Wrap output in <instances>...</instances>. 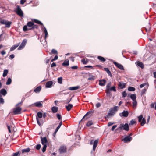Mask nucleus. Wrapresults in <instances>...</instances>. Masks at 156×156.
Wrapping results in <instances>:
<instances>
[{
	"mask_svg": "<svg viewBox=\"0 0 156 156\" xmlns=\"http://www.w3.org/2000/svg\"><path fill=\"white\" fill-rule=\"evenodd\" d=\"M118 108H111L109 110L107 115L105 116V119H108L113 116L117 111Z\"/></svg>",
	"mask_w": 156,
	"mask_h": 156,
	"instance_id": "obj_1",
	"label": "nucleus"
},
{
	"mask_svg": "<svg viewBox=\"0 0 156 156\" xmlns=\"http://www.w3.org/2000/svg\"><path fill=\"white\" fill-rule=\"evenodd\" d=\"M21 108H13L10 112V114L12 115L20 114L21 113Z\"/></svg>",
	"mask_w": 156,
	"mask_h": 156,
	"instance_id": "obj_2",
	"label": "nucleus"
},
{
	"mask_svg": "<svg viewBox=\"0 0 156 156\" xmlns=\"http://www.w3.org/2000/svg\"><path fill=\"white\" fill-rule=\"evenodd\" d=\"M94 110L93 109H90V111L87 113L85 115L83 116L82 119L81 120V121H83L84 120L85 118L86 117H87L85 119H86L87 118H89L91 116H92Z\"/></svg>",
	"mask_w": 156,
	"mask_h": 156,
	"instance_id": "obj_3",
	"label": "nucleus"
},
{
	"mask_svg": "<svg viewBox=\"0 0 156 156\" xmlns=\"http://www.w3.org/2000/svg\"><path fill=\"white\" fill-rule=\"evenodd\" d=\"M15 11L16 13L20 17L23 16V11L20 8V6H17V8Z\"/></svg>",
	"mask_w": 156,
	"mask_h": 156,
	"instance_id": "obj_4",
	"label": "nucleus"
},
{
	"mask_svg": "<svg viewBox=\"0 0 156 156\" xmlns=\"http://www.w3.org/2000/svg\"><path fill=\"white\" fill-rule=\"evenodd\" d=\"M0 23L2 24H5V27L7 28H9L12 23L11 22H9L7 20L2 19L0 20Z\"/></svg>",
	"mask_w": 156,
	"mask_h": 156,
	"instance_id": "obj_5",
	"label": "nucleus"
},
{
	"mask_svg": "<svg viewBox=\"0 0 156 156\" xmlns=\"http://www.w3.org/2000/svg\"><path fill=\"white\" fill-rule=\"evenodd\" d=\"M138 118L139 122H140V124L142 126H144L146 122L145 118H143V115H141L138 116Z\"/></svg>",
	"mask_w": 156,
	"mask_h": 156,
	"instance_id": "obj_6",
	"label": "nucleus"
},
{
	"mask_svg": "<svg viewBox=\"0 0 156 156\" xmlns=\"http://www.w3.org/2000/svg\"><path fill=\"white\" fill-rule=\"evenodd\" d=\"M38 26L37 25H35L34 24L33 26L31 28H27V26H24L23 28V31H26L28 30H33L34 28L37 29H38Z\"/></svg>",
	"mask_w": 156,
	"mask_h": 156,
	"instance_id": "obj_7",
	"label": "nucleus"
},
{
	"mask_svg": "<svg viewBox=\"0 0 156 156\" xmlns=\"http://www.w3.org/2000/svg\"><path fill=\"white\" fill-rule=\"evenodd\" d=\"M67 151V148L66 146L61 145L59 150L58 152L60 154H62L66 153Z\"/></svg>",
	"mask_w": 156,
	"mask_h": 156,
	"instance_id": "obj_8",
	"label": "nucleus"
},
{
	"mask_svg": "<svg viewBox=\"0 0 156 156\" xmlns=\"http://www.w3.org/2000/svg\"><path fill=\"white\" fill-rule=\"evenodd\" d=\"M27 40L26 39L23 40L20 46L18 48V50H20L23 49L25 46Z\"/></svg>",
	"mask_w": 156,
	"mask_h": 156,
	"instance_id": "obj_9",
	"label": "nucleus"
},
{
	"mask_svg": "<svg viewBox=\"0 0 156 156\" xmlns=\"http://www.w3.org/2000/svg\"><path fill=\"white\" fill-rule=\"evenodd\" d=\"M129 114V113L128 111L124 110L122 112L120 113L119 115L121 116L126 117L128 116Z\"/></svg>",
	"mask_w": 156,
	"mask_h": 156,
	"instance_id": "obj_10",
	"label": "nucleus"
},
{
	"mask_svg": "<svg viewBox=\"0 0 156 156\" xmlns=\"http://www.w3.org/2000/svg\"><path fill=\"white\" fill-rule=\"evenodd\" d=\"M132 137L130 136H126L123 140L125 143H127L130 142L132 140Z\"/></svg>",
	"mask_w": 156,
	"mask_h": 156,
	"instance_id": "obj_11",
	"label": "nucleus"
},
{
	"mask_svg": "<svg viewBox=\"0 0 156 156\" xmlns=\"http://www.w3.org/2000/svg\"><path fill=\"white\" fill-rule=\"evenodd\" d=\"M114 64L115 65V66L117 67L118 68H119V69L121 70H123L124 69V67L123 66L120 64H119L117 62H113Z\"/></svg>",
	"mask_w": 156,
	"mask_h": 156,
	"instance_id": "obj_12",
	"label": "nucleus"
},
{
	"mask_svg": "<svg viewBox=\"0 0 156 156\" xmlns=\"http://www.w3.org/2000/svg\"><path fill=\"white\" fill-rule=\"evenodd\" d=\"M7 93V92L5 89H2L0 90V96H2V95L5 96Z\"/></svg>",
	"mask_w": 156,
	"mask_h": 156,
	"instance_id": "obj_13",
	"label": "nucleus"
},
{
	"mask_svg": "<svg viewBox=\"0 0 156 156\" xmlns=\"http://www.w3.org/2000/svg\"><path fill=\"white\" fill-rule=\"evenodd\" d=\"M53 84L52 81H49L47 82L46 84V87L47 88H50L51 87Z\"/></svg>",
	"mask_w": 156,
	"mask_h": 156,
	"instance_id": "obj_14",
	"label": "nucleus"
},
{
	"mask_svg": "<svg viewBox=\"0 0 156 156\" xmlns=\"http://www.w3.org/2000/svg\"><path fill=\"white\" fill-rule=\"evenodd\" d=\"M106 82V81L105 79L100 80H99V85L101 86H104Z\"/></svg>",
	"mask_w": 156,
	"mask_h": 156,
	"instance_id": "obj_15",
	"label": "nucleus"
},
{
	"mask_svg": "<svg viewBox=\"0 0 156 156\" xmlns=\"http://www.w3.org/2000/svg\"><path fill=\"white\" fill-rule=\"evenodd\" d=\"M20 44V43H19L15 45H14L12 46L10 48V51H13L15 49H16L17 47H18Z\"/></svg>",
	"mask_w": 156,
	"mask_h": 156,
	"instance_id": "obj_16",
	"label": "nucleus"
},
{
	"mask_svg": "<svg viewBox=\"0 0 156 156\" xmlns=\"http://www.w3.org/2000/svg\"><path fill=\"white\" fill-rule=\"evenodd\" d=\"M41 143L42 145L45 144L47 143L48 141L46 137H41Z\"/></svg>",
	"mask_w": 156,
	"mask_h": 156,
	"instance_id": "obj_17",
	"label": "nucleus"
},
{
	"mask_svg": "<svg viewBox=\"0 0 156 156\" xmlns=\"http://www.w3.org/2000/svg\"><path fill=\"white\" fill-rule=\"evenodd\" d=\"M87 74L89 76V78H88V80H93L95 79V77L94 76L91 75L90 73H88Z\"/></svg>",
	"mask_w": 156,
	"mask_h": 156,
	"instance_id": "obj_18",
	"label": "nucleus"
},
{
	"mask_svg": "<svg viewBox=\"0 0 156 156\" xmlns=\"http://www.w3.org/2000/svg\"><path fill=\"white\" fill-rule=\"evenodd\" d=\"M41 102H43V101L36 102L34 103L33 105L37 107H41L42 106V104Z\"/></svg>",
	"mask_w": 156,
	"mask_h": 156,
	"instance_id": "obj_19",
	"label": "nucleus"
},
{
	"mask_svg": "<svg viewBox=\"0 0 156 156\" xmlns=\"http://www.w3.org/2000/svg\"><path fill=\"white\" fill-rule=\"evenodd\" d=\"M137 65L138 66L141 68L142 69H144V65L143 63L140 61H137L136 62Z\"/></svg>",
	"mask_w": 156,
	"mask_h": 156,
	"instance_id": "obj_20",
	"label": "nucleus"
},
{
	"mask_svg": "<svg viewBox=\"0 0 156 156\" xmlns=\"http://www.w3.org/2000/svg\"><path fill=\"white\" fill-rule=\"evenodd\" d=\"M41 87L40 86L36 88L34 90V92L36 93H38L41 90Z\"/></svg>",
	"mask_w": 156,
	"mask_h": 156,
	"instance_id": "obj_21",
	"label": "nucleus"
},
{
	"mask_svg": "<svg viewBox=\"0 0 156 156\" xmlns=\"http://www.w3.org/2000/svg\"><path fill=\"white\" fill-rule=\"evenodd\" d=\"M98 140H95L94 142L93 145V150L94 151L97 146L98 143Z\"/></svg>",
	"mask_w": 156,
	"mask_h": 156,
	"instance_id": "obj_22",
	"label": "nucleus"
},
{
	"mask_svg": "<svg viewBox=\"0 0 156 156\" xmlns=\"http://www.w3.org/2000/svg\"><path fill=\"white\" fill-rule=\"evenodd\" d=\"M32 22H35L38 24H40L41 25H43V23L40 21L35 19H32Z\"/></svg>",
	"mask_w": 156,
	"mask_h": 156,
	"instance_id": "obj_23",
	"label": "nucleus"
},
{
	"mask_svg": "<svg viewBox=\"0 0 156 156\" xmlns=\"http://www.w3.org/2000/svg\"><path fill=\"white\" fill-rule=\"evenodd\" d=\"M43 27H44V32L45 34L44 39L45 40H46L48 35V33L46 30V29L44 25H43Z\"/></svg>",
	"mask_w": 156,
	"mask_h": 156,
	"instance_id": "obj_24",
	"label": "nucleus"
},
{
	"mask_svg": "<svg viewBox=\"0 0 156 156\" xmlns=\"http://www.w3.org/2000/svg\"><path fill=\"white\" fill-rule=\"evenodd\" d=\"M63 66H68L69 65V60L68 59H66L64 61L62 64Z\"/></svg>",
	"mask_w": 156,
	"mask_h": 156,
	"instance_id": "obj_25",
	"label": "nucleus"
},
{
	"mask_svg": "<svg viewBox=\"0 0 156 156\" xmlns=\"http://www.w3.org/2000/svg\"><path fill=\"white\" fill-rule=\"evenodd\" d=\"M123 129L125 130L126 131H128L129 130V125L128 124L126 123L124 125V127Z\"/></svg>",
	"mask_w": 156,
	"mask_h": 156,
	"instance_id": "obj_26",
	"label": "nucleus"
},
{
	"mask_svg": "<svg viewBox=\"0 0 156 156\" xmlns=\"http://www.w3.org/2000/svg\"><path fill=\"white\" fill-rule=\"evenodd\" d=\"M34 25V23L33 22L31 21H29L27 23L26 26H27H27L28 27V28H30V27H32Z\"/></svg>",
	"mask_w": 156,
	"mask_h": 156,
	"instance_id": "obj_27",
	"label": "nucleus"
},
{
	"mask_svg": "<svg viewBox=\"0 0 156 156\" xmlns=\"http://www.w3.org/2000/svg\"><path fill=\"white\" fill-rule=\"evenodd\" d=\"M79 88V86H76L74 87H71L69 88V90H74L78 89Z\"/></svg>",
	"mask_w": 156,
	"mask_h": 156,
	"instance_id": "obj_28",
	"label": "nucleus"
},
{
	"mask_svg": "<svg viewBox=\"0 0 156 156\" xmlns=\"http://www.w3.org/2000/svg\"><path fill=\"white\" fill-rule=\"evenodd\" d=\"M130 98L133 101L136 100V96L135 94H132L130 96Z\"/></svg>",
	"mask_w": 156,
	"mask_h": 156,
	"instance_id": "obj_29",
	"label": "nucleus"
},
{
	"mask_svg": "<svg viewBox=\"0 0 156 156\" xmlns=\"http://www.w3.org/2000/svg\"><path fill=\"white\" fill-rule=\"evenodd\" d=\"M118 86L120 87L121 89H123L126 87V83H122L121 82H119V84H118Z\"/></svg>",
	"mask_w": 156,
	"mask_h": 156,
	"instance_id": "obj_30",
	"label": "nucleus"
},
{
	"mask_svg": "<svg viewBox=\"0 0 156 156\" xmlns=\"http://www.w3.org/2000/svg\"><path fill=\"white\" fill-rule=\"evenodd\" d=\"M30 149L29 148H27L26 149H23L22 150V153H27L30 151Z\"/></svg>",
	"mask_w": 156,
	"mask_h": 156,
	"instance_id": "obj_31",
	"label": "nucleus"
},
{
	"mask_svg": "<svg viewBox=\"0 0 156 156\" xmlns=\"http://www.w3.org/2000/svg\"><path fill=\"white\" fill-rule=\"evenodd\" d=\"M98 59L101 62H105L106 61V59L104 57L101 56H98Z\"/></svg>",
	"mask_w": 156,
	"mask_h": 156,
	"instance_id": "obj_32",
	"label": "nucleus"
},
{
	"mask_svg": "<svg viewBox=\"0 0 156 156\" xmlns=\"http://www.w3.org/2000/svg\"><path fill=\"white\" fill-rule=\"evenodd\" d=\"M104 69L105 70L108 74V75L110 76L111 77H112V74L109 69L108 68H105Z\"/></svg>",
	"mask_w": 156,
	"mask_h": 156,
	"instance_id": "obj_33",
	"label": "nucleus"
},
{
	"mask_svg": "<svg viewBox=\"0 0 156 156\" xmlns=\"http://www.w3.org/2000/svg\"><path fill=\"white\" fill-rule=\"evenodd\" d=\"M8 73V70L7 69H5L4 70L3 74V76L4 77H5Z\"/></svg>",
	"mask_w": 156,
	"mask_h": 156,
	"instance_id": "obj_34",
	"label": "nucleus"
},
{
	"mask_svg": "<svg viewBox=\"0 0 156 156\" xmlns=\"http://www.w3.org/2000/svg\"><path fill=\"white\" fill-rule=\"evenodd\" d=\"M128 91H134L135 90V88L134 87H129L128 89Z\"/></svg>",
	"mask_w": 156,
	"mask_h": 156,
	"instance_id": "obj_35",
	"label": "nucleus"
},
{
	"mask_svg": "<svg viewBox=\"0 0 156 156\" xmlns=\"http://www.w3.org/2000/svg\"><path fill=\"white\" fill-rule=\"evenodd\" d=\"M58 82L60 84L62 83V78L61 77L58 78Z\"/></svg>",
	"mask_w": 156,
	"mask_h": 156,
	"instance_id": "obj_36",
	"label": "nucleus"
},
{
	"mask_svg": "<svg viewBox=\"0 0 156 156\" xmlns=\"http://www.w3.org/2000/svg\"><path fill=\"white\" fill-rule=\"evenodd\" d=\"M12 82V80L10 78H9L8 79L7 81L6 82V84L7 85H9Z\"/></svg>",
	"mask_w": 156,
	"mask_h": 156,
	"instance_id": "obj_37",
	"label": "nucleus"
},
{
	"mask_svg": "<svg viewBox=\"0 0 156 156\" xmlns=\"http://www.w3.org/2000/svg\"><path fill=\"white\" fill-rule=\"evenodd\" d=\"M93 124V122L92 121H88L86 123L87 126L89 127L90 126L92 125Z\"/></svg>",
	"mask_w": 156,
	"mask_h": 156,
	"instance_id": "obj_38",
	"label": "nucleus"
},
{
	"mask_svg": "<svg viewBox=\"0 0 156 156\" xmlns=\"http://www.w3.org/2000/svg\"><path fill=\"white\" fill-rule=\"evenodd\" d=\"M37 115L38 117L39 118H41L43 116L42 113L40 112H38L37 113Z\"/></svg>",
	"mask_w": 156,
	"mask_h": 156,
	"instance_id": "obj_39",
	"label": "nucleus"
},
{
	"mask_svg": "<svg viewBox=\"0 0 156 156\" xmlns=\"http://www.w3.org/2000/svg\"><path fill=\"white\" fill-rule=\"evenodd\" d=\"M109 89L110 91H113L114 92H116V89L115 87V86L112 87H110Z\"/></svg>",
	"mask_w": 156,
	"mask_h": 156,
	"instance_id": "obj_40",
	"label": "nucleus"
},
{
	"mask_svg": "<svg viewBox=\"0 0 156 156\" xmlns=\"http://www.w3.org/2000/svg\"><path fill=\"white\" fill-rule=\"evenodd\" d=\"M81 62L84 64H86L88 62L87 60H86L85 58H83L81 60Z\"/></svg>",
	"mask_w": 156,
	"mask_h": 156,
	"instance_id": "obj_41",
	"label": "nucleus"
},
{
	"mask_svg": "<svg viewBox=\"0 0 156 156\" xmlns=\"http://www.w3.org/2000/svg\"><path fill=\"white\" fill-rule=\"evenodd\" d=\"M51 110L53 113L56 112L58 111V108H51Z\"/></svg>",
	"mask_w": 156,
	"mask_h": 156,
	"instance_id": "obj_42",
	"label": "nucleus"
},
{
	"mask_svg": "<svg viewBox=\"0 0 156 156\" xmlns=\"http://www.w3.org/2000/svg\"><path fill=\"white\" fill-rule=\"evenodd\" d=\"M23 103V101H21V102L17 104L16 106V107H20L22 106Z\"/></svg>",
	"mask_w": 156,
	"mask_h": 156,
	"instance_id": "obj_43",
	"label": "nucleus"
},
{
	"mask_svg": "<svg viewBox=\"0 0 156 156\" xmlns=\"http://www.w3.org/2000/svg\"><path fill=\"white\" fill-rule=\"evenodd\" d=\"M43 145H44V146H43V147L42 149V151L44 153L46 151V148L47 146V145L46 144H44Z\"/></svg>",
	"mask_w": 156,
	"mask_h": 156,
	"instance_id": "obj_44",
	"label": "nucleus"
},
{
	"mask_svg": "<svg viewBox=\"0 0 156 156\" xmlns=\"http://www.w3.org/2000/svg\"><path fill=\"white\" fill-rule=\"evenodd\" d=\"M20 151L18 152H16V153H13V155L12 156H20Z\"/></svg>",
	"mask_w": 156,
	"mask_h": 156,
	"instance_id": "obj_45",
	"label": "nucleus"
},
{
	"mask_svg": "<svg viewBox=\"0 0 156 156\" xmlns=\"http://www.w3.org/2000/svg\"><path fill=\"white\" fill-rule=\"evenodd\" d=\"M51 52L53 54H55L56 55H58V53L56 50L55 49H52L51 51Z\"/></svg>",
	"mask_w": 156,
	"mask_h": 156,
	"instance_id": "obj_46",
	"label": "nucleus"
},
{
	"mask_svg": "<svg viewBox=\"0 0 156 156\" xmlns=\"http://www.w3.org/2000/svg\"><path fill=\"white\" fill-rule=\"evenodd\" d=\"M4 102V99L2 98V96H0V103L3 104Z\"/></svg>",
	"mask_w": 156,
	"mask_h": 156,
	"instance_id": "obj_47",
	"label": "nucleus"
},
{
	"mask_svg": "<svg viewBox=\"0 0 156 156\" xmlns=\"http://www.w3.org/2000/svg\"><path fill=\"white\" fill-rule=\"evenodd\" d=\"M124 127V124H120L118 128V129H120L122 130L123 129Z\"/></svg>",
	"mask_w": 156,
	"mask_h": 156,
	"instance_id": "obj_48",
	"label": "nucleus"
},
{
	"mask_svg": "<svg viewBox=\"0 0 156 156\" xmlns=\"http://www.w3.org/2000/svg\"><path fill=\"white\" fill-rule=\"evenodd\" d=\"M133 105V106L135 107L136 106L137 104V102L136 100L133 101L132 103Z\"/></svg>",
	"mask_w": 156,
	"mask_h": 156,
	"instance_id": "obj_49",
	"label": "nucleus"
},
{
	"mask_svg": "<svg viewBox=\"0 0 156 156\" xmlns=\"http://www.w3.org/2000/svg\"><path fill=\"white\" fill-rule=\"evenodd\" d=\"M136 121L133 120H131L130 121V122L129 123V125H133L136 123Z\"/></svg>",
	"mask_w": 156,
	"mask_h": 156,
	"instance_id": "obj_50",
	"label": "nucleus"
},
{
	"mask_svg": "<svg viewBox=\"0 0 156 156\" xmlns=\"http://www.w3.org/2000/svg\"><path fill=\"white\" fill-rule=\"evenodd\" d=\"M147 89H144L142 90L141 92V94L142 95H144L146 92Z\"/></svg>",
	"mask_w": 156,
	"mask_h": 156,
	"instance_id": "obj_51",
	"label": "nucleus"
},
{
	"mask_svg": "<svg viewBox=\"0 0 156 156\" xmlns=\"http://www.w3.org/2000/svg\"><path fill=\"white\" fill-rule=\"evenodd\" d=\"M41 147V145L40 144H38L36 146V149L37 150H39Z\"/></svg>",
	"mask_w": 156,
	"mask_h": 156,
	"instance_id": "obj_52",
	"label": "nucleus"
},
{
	"mask_svg": "<svg viewBox=\"0 0 156 156\" xmlns=\"http://www.w3.org/2000/svg\"><path fill=\"white\" fill-rule=\"evenodd\" d=\"M56 116L59 120H60L62 118V117H61V115L60 114H56Z\"/></svg>",
	"mask_w": 156,
	"mask_h": 156,
	"instance_id": "obj_53",
	"label": "nucleus"
},
{
	"mask_svg": "<svg viewBox=\"0 0 156 156\" xmlns=\"http://www.w3.org/2000/svg\"><path fill=\"white\" fill-rule=\"evenodd\" d=\"M7 127L8 129V131H9V132L10 133H11V129H11L10 126H9L8 124H7Z\"/></svg>",
	"mask_w": 156,
	"mask_h": 156,
	"instance_id": "obj_54",
	"label": "nucleus"
},
{
	"mask_svg": "<svg viewBox=\"0 0 156 156\" xmlns=\"http://www.w3.org/2000/svg\"><path fill=\"white\" fill-rule=\"evenodd\" d=\"M111 86V82H110L109 83H108L106 86V88L109 89L110 88Z\"/></svg>",
	"mask_w": 156,
	"mask_h": 156,
	"instance_id": "obj_55",
	"label": "nucleus"
},
{
	"mask_svg": "<svg viewBox=\"0 0 156 156\" xmlns=\"http://www.w3.org/2000/svg\"><path fill=\"white\" fill-rule=\"evenodd\" d=\"M117 125H114L112 127L111 129V130L112 131H114L115 129L117 127Z\"/></svg>",
	"mask_w": 156,
	"mask_h": 156,
	"instance_id": "obj_56",
	"label": "nucleus"
},
{
	"mask_svg": "<svg viewBox=\"0 0 156 156\" xmlns=\"http://www.w3.org/2000/svg\"><path fill=\"white\" fill-rule=\"evenodd\" d=\"M127 95V93L125 91H124L122 93V97H125Z\"/></svg>",
	"mask_w": 156,
	"mask_h": 156,
	"instance_id": "obj_57",
	"label": "nucleus"
},
{
	"mask_svg": "<svg viewBox=\"0 0 156 156\" xmlns=\"http://www.w3.org/2000/svg\"><path fill=\"white\" fill-rule=\"evenodd\" d=\"M110 90H109V89L106 88V89L105 90L106 93H107V94H110Z\"/></svg>",
	"mask_w": 156,
	"mask_h": 156,
	"instance_id": "obj_58",
	"label": "nucleus"
},
{
	"mask_svg": "<svg viewBox=\"0 0 156 156\" xmlns=\"http://www.w3.org/2000/svg\"><path fill=\"white\" fill-rule=\"evenodd\" d=\"M78 66H72L71 68L73 69H78Z\"/></svg>",
	"mask_w": 156,
	"mask_h": 156,
	"instance_id": "obj_59",
	"label": "nucleus"
},
{
	"mask_svg": "<svg viewBox=\"0 0 156 156\" xmlns=\"http://www.w3.org/2000/svg\"><path fill=\"white\" fill-rule=\"evenodd\" d=\"M147 83H145L143 84H142L140 85V88H142L143 87H144L146 85Z\"/></svg>",
	"mask_w": 156,
	"mask_h": 156,
	"instance_id": "obj_60",
	"label": "nucleus"
},
{
	"mask_svg": "<svg viewBox=\"0 0 156 156\" xmlns=\"http://www.w3.org/2000/svg\"><path fill=\"white\" fill-rule=\"evenodd\" d=\"M36 119H37V124L39 126H41V123L40 122L39 119L37 117L36 118Z\"/></svg>",
	"mask_w": 156,
	"mask_h": 156,
	"instance_id": "obj_61",
	"label": "nucleus"
},
{
	"mask_svg": "<svg viewBox=\"0 0 156 156\" xmlns=\"http://www.w3.org/2000/svg\"><path fill=\"white\" fill-rule=\"evenodd\" d=\"M26 0H21L20 3L21 4L23 5L26 2Z\"/></svg>",
	"mask_w": 156,
	"mask_h": 156,
	"instance_id": "obj_62",
	"label": "nucleus"
},
{
	"mask_svg": "<svg viewBox=\"0 0 156 156\" xmlns=\"http://www.w3.org/2000/svg\"><path fill=\"white\" fill-rule=\"evenodd\" d=\"M73 105L71 104H69L65 106V107H73Z\"/></svg>",
	"mask_w": 156,
	"mask_h": 156,
	"instance_id": "obj_63",
	"label": "nucleus"
},
{
	"mask_svg": "<svg viewBox=\"0 0 156 156\" xmlns=\"http://www.w3.org/2000/svg\"><path fill=\"white\" fill-rule=\"evenodd\" d=\"M152 7L154 9L156 10V4H153L152 5Z\"/></svg>",
	"mask_w": 156,
	"mask_h": 156,
	"instance_id": "obj_64",
	"label": "nucleus"
}]
</instances>
